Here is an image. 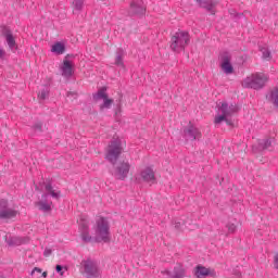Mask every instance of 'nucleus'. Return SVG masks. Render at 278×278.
Masks as SVG:
<instances>
[{"label":"nucleus","instance_id":"35","mask_svg":"<svg viewBox=\"0 0 278 278\" xmlns=\"http://www.w3.org/2000/svg\"><path fill=\"white\" fill-rule=\"evenodd\" d=\"M36 273L40 275L42 273V269L39 267H35L30 273L31 277H36Z\"/></svg>","mask_w":278,"mask_h":278},{"label":"nucleus","instance_id":"5","mask_svg":"<svg viewBox=\"0 0 278 278\" xmlns=\"http://www.w3.org/2000/svg\"><path fill=\"white\" fill-rule=\"evenodd\" d=\"M92 99L93 101H103V103L100 104L101 111L110 110L114 103V99L110 98L108 94V87L105 86L101 87L96 93H93Z\"/></svg>","mask_w":278,"mask_h":278},{"label":"nucleus","instance_id":"38","mask_svg":"<svg viewBox=\"0 0 278 278\" xmlns=\"http://www.w3.org/2000/svg\"><path fill=\"white\" fill-rule=\"evenodd\" d=\"M274 266L278 270V253L274 257Z\"/></svg>","mask_w":278,"mask_h":278},{"label":"nucleus","instance_id":"43","mask_svg":"<svg viewBox=\"0 0 278 278\" xmlns=\"http://www.w3.org/2000/svg\"><path fill=\"white\" fill-rule=\"evenodd\" d=\"M47 275H48V273H47V271H43V273L41 274V277L47 278Z\"/></svg>","mask_w":278,"mask_h":278},{"label":"nucleus","instance_id":"26","mask_svg":"<svg viewBox=\"0 0 278 278\" xmlns=\"http://www.w3.org/2000/svg\"><path fill=\"white\" fill-rule=\"evenodd\" d=\"M115 66H121L125 68V63L123 62V51L117 52L115 58Z\"/></svg>","mask_w":278,"mask_h":278},{"label":"nucleus","instance_id":"14","mask_svg":"<svg viewBox=\"0 0 278 278\" xmlns=\"http://www.w3.org/2000/svg\"><path fill=\"white\" fill-rule=\"evenodd\" d=\"M273 147H275V138H264L258 139L257 141V151H273Z\"/></svg>","mask_w":278,"mask_h":278},{"label":"nucleus","instance_id":"18","mask_svg":"<svg viewBox=\"0 0 278 278\" xmlns=\"http://www.w3.org/2000/svg\"><path fill=\"white\" fill-rule=\"evenodd\" d=\"M266 100L278 110V87L274 88L268 94H266Z\"/></svg>","mask_w":278,"mask_h":278},{"label":"nucleus","instance_id":"44","mask_svg":"<svg viewBox=\"0 0 278 278\" xmlns=\"http://www.w3.org/2000/svg\"><path fill=\"white\" fill-rule=\"evenodd\" d=\"M0 278H5V275L0 273Z\"/></svg>","mask_w":278,"mask_h":278},{"label":"nucleus","instance_id":"32","mask_svg":"<svg viewBox=\"0 0 278 278\" xmlns=\"http://www.w3.org/2000/svg\"><path fill=\"white\" fill-rule=\"evenodd\" d=\"M64 268H65V270H66V267H64V266H62V265H56V266H55V270H56V273H59V275H61V277L64 276Z\"/></svg>","mask_w":278,"mask_h":278},{"label":"nucleus","instance_id":"19","mask_svg":"<svg viewBox=\"0 0 278 278\" xmlns=\"http://www.w3.org/2000/svg\"><path fill=\"white\" fill-rule=\"evenodd\" d=\"M61 71L63 77H73V63L68 60H64Z\"/></svg>","mask_w":278,"mask_h":278},{"label":"nucleus","instance_id":"15","mask_svg":"<svg viewBox=\"0 0 278 278\" xmlns=\"http://www.w3.org/2000/svg\"><path fill=\"white\" fill-rule=\"evenodd\" d=\"M80 237L83 242H93V237L90 236L89 227H88V222L86 219H80Z\"/></svg>","mask_w":278,"mask_h":278},{"label":"nucleus","instance_id":"12","mask_svg":"<svg viewBox=\"0 0 278 278\" xmlns=\"http://www.w3.org/2000/svg\"><path fill=\"white\" fill-rule=\"evenodd\" d=\"M84 270L87 278L99 277V267L90 260L84 261Z\"/></svg>","mask_w":278,"mask_h":278},{"label":"nucleus","instance_id":"1","mask_svg":"<svg viewBox=\"0 0 278 278\" xmlns=\"http://www.w3.org/2000/svg\"><path fill=\"white\" fill-rule=\"evenodd\" d=\"M122 153L123 146L121 143V140H111L106 149L105 160H108V162H110V164H112L113 166V177H115V179H119V181H125V179H127V176L129 175L131 165L129 164V162L118 161Z\"/></svg>","mask_w":278,"mask_h":278},{"label":"nucleus","instance_id":"11","mask_svg":"<svg viewBox=\"0 0 278 278\" xmlns=\"http://www.w3.org/2000/svg\"><path fill=\"white\" fill-rule=\"evenodd\" d=\"M147 13V8L142 5V1H132L130 3V8L128 10L129 16H144Z\"/></svg>","mask_w":278,"mask_h":278},{"label":"nucleus","instance_id":"41","mask_svg":"<svg viewBox=\"0 0 278 278\" xmlns=\"http://www.w3.org/2000/svg\"><path fill=\"white\" fill-rule=\"evenodd\" d=\"M5 55V50L0 49V60Z\"/></svg>","mask_w":278,"mask_h":278},{"label":"nucleus","instance_id":"6","mask_svg":"<svg viewBox=\"0 0 278 278\" xmlns=\"http://www.w3.org/2000/svg\"><path fill=\"white\" fill-rule=\"evenodd\" d=\"M0 33L1 36L5 38L9 49L12 50L13 53H16V51H18V45H16V39L12 34V29L8 26H0Z\"/></svg>","mask_w":278,"mask_h":278},{"label":"nucleus","instance_id":"13","mask_svg":"<svg viewBox=\"0 0 278 278\" xmlns=\"http://www.w3.org/2000/svg\"><path fill=\"white\" fill-rule=\"evenodd\" d=\"M219 111L222 112L220 115H217L214 119L215 125H220L224 121H226V117L231 116V113L229 111V103L222 102V105L219 106Z\"/></svg>","mask_w":278,"mask_h":278},{"label":"nucleus","instance_id":"20","mask_svg":"<svg viewBox=\"0 0 278 278\" xmlns=\"http://www.w3.org/2000/svg\"><path fill=\"white\" fill-rule=\"evenodd\" d=\"M51 52L55 53L56 55H63V53L66 52V45H64V42L56 41L54 45H52Z\"/></svg>","mask_w":278,"mask_h":278},{"label":"nucleus","instance_id":"17","mask_svg":"<svg viewBox=\"0 0 278 278\" xmlns=\"http://www.w3.org/2000/svg\"><path fill=\"white\" fill-rule=\"evenodd\" d=\"M195 3H198L199 8H203L206 12L214 14V8H216L218 2L214 0H195Z\"/></svg>","mask_w":278,"mask_h":278},{"label":"nucleus","instance_id":"34","mask_svg":"<svg viewBox=\"0 0 278 278\" xmlns=\"http://www.w3.org/2000/svg\"><path fill=\"white\" fill-rule=\"evenodd\" d=\"M36 131H42V122H38L33 126Z\"/></svg>","mask_w":278,"mask_h":278},{"label":"nucleus","instance_id":"28","mask_svg":"<svg viewBox=\"0 0 278 278\" xmlns=\"http://www.w3.org/2000/svg\"><path fill=\"white\" fill-rule=\"evenodd\" d=\"M115 106L118 111H121V108H123V93H119L118 98L115 100Z\"/></svg>","mask_w":278,"mask_h":278},{"label":"nucleus","instance_id":"9","mask_svg":"<svg viewBox=\"0 0 278 278\" xmlns=\"http://www.w3.org/2000/svg\"><path fill=\"white\" fill-rule=\"evenodd\" d=\"M10 203L5 199L0 200V220H8L10 218H16L18 212L8 207Z\"/></svg>","mask_w":278,"mask_h":278},{"label":"nucleus","instance_id":"16","mask_svg":"<svg viewBox=\"0 0 278 278\" xmlns=\"http://www.w3.org/2000/svg\"><path fill=\"white\" fill-rule=\"evenodd\" d=\"M41 199V201L35 202L36 207H38L40 212H51V205H53V202H47V199H49V193H43Z\"/></svg>","mask_w":278,"mask_h":278},{"label":"nucleus","instance_id":"40","mask_svg":"<svg viewBox=\"0 0 278 278\" xmlns=\"http://www.w3.org/2000/svg\"><path fill=\"white\" fill-rule=\"evenodd\" d=\"M208 277H216V271L210 269Z\"/></svg>","mask_w":278,"mask_h":278},{"label":"nucleus","instance_id":"22","mask_svg":"<svg viewBox=\"0 0 278 278\" xmlns=\"http://www.w3.org/2000/svg\"><path fill=\"white\" fill-rule=\"evenodd\" d=\"M45 190H46L48 197H49V194H50V197H52V199L59 200L60 197H61V192H60V191L53 190V185H51V182H47V184H46Z\"/></svg>","mask_w":278,"mask_h":278},{"label":"nucleus","instance_id":"31","mask_svg":"<svg viewBox=\"0 0 278 278\" xmlns=\"http://www.w3.org/2000/svg\"><path fill=\"white\" fill-rule=\"evenodd\" d=\"M227 227H228V231L229 233H236V229H238V226H236V224H227Z\"/></svg>","mask_w":278,"mask_h":278},{"label":"nucleus","instance_id":"42","mask_svg":"<svg viewBox=\"0 0 278 278\" xmlns=\"http://www.w3.org/2000/svg\"><path fill=\"white\" fill-rule=\"evenodd\" d=\"M70 58H75V54H67V55H65V60H68Z\"/></svg>","mask_w":278,"mask_h":278},{"label":"nucleus","instance_id":"33","mask_svg":"<svg viewBox=\"0 0 278 278\" xmlns=\"http://www.w3.org/2000/svg\"><path fill=\"white\" fill-rule=\"evenodd\" d=\"M181 227H184V222H175L174 229H176V231H181Z\"/></svg>","mask_w":278,"mask_h":278},{"label":"nucleus","instance_id":"2","mask_svg":"<svg viewBox=\"0 0 278 278\" xmlns=\"http://www.w3.org/2000/svg\"><path fill=\"white\" fill-rule=\"evenodd\" d=\"M93 229L97 235L93 237V242H110V220H108V217L97 219Z\"/></svg>","mask_w":278,"mask_h":278},{"label":"nucleus","instance_id":"37","mask_svg":"<svg viewBox=\"0 0 278 278\" xmlns=\"http://www.w3.org/2000/svg\"><path fill=\"white\" fill-rule=\"evenodd\" d=\"M223 122H225L229 127H233V122L231 119L226 117Z\"/></svg>","mask_w":278,"mask_h":278},{"label":"nucleus","instance_id":"39","mask_svg":"<svg viewBox=\"0 0 278 278\" xmlns=\"http://www.w3.org/2000/svg\"><path fill=\"white\" fill-rule=\"evenodd\" d=\"M67 97H77V92L70 91L67 92Z\"/></svg>","mask_w":278,"mask_h":278},{"label":"nucleus","instance_id":"8","mask_svg":"<svg viewBox=\"0 0 278 278\" xmlns=\"http://www.w3.org/2000/svg\"><path fill=\"white\" fill-rule=\"evenodd\" d=\"M182 136L186 140H191V142H193V140H201L203 135L201 134V130H199V128H197L194 125H192L191 122H189V125L184 127L182 129Z\"/></svg>","mask_w":278,"mask_h":278},{"label":"nucleus","instance_id":"10","mask_svg":"<svg viewBox=\"0 0 278 278\" xmlns=\"http://www.w3.org/2000/svg\"><path fill=\"white\" fill-rule=\"evenodd\" d=\"M161 273L162 275L166 276L165 278H185L186 277V268L181 264H177L174 267L173 273H170V270L168 269H165Z\"/></svg>","mask_w":278,"mask_h":278},{"label":"nucleus","instance_id":"25","mask_svg":"<svg viewBox=\"0 0 278 278\" xmlns=\"http://www.w3.org/2000/svg\"><path fill=\"white\" fill-rule=\"evenodd\" d=\"M49 97V86H45L38 93V99L45 101Z\"/></svg>","mask_w":278,"mask_h":278},{"label":"nucleus","instance_id":"24","mask_svg":"<svg viewBox=\"0 0 278 278\" xmlns=\"http://www.w3.org/2000/svg\"><path fill=\"white\" fill-rule=\"evenodd\" d=\"M9 247H21V244H25V238L23 237H11L7 241Z\"/></svg>","mask_w":278,"mask_h":278},{"label":"nucleus","instance_id":"3","mask_svg":"<svg viewBox=\"0 0 278 278\" xmlns=\"http://www.w3.org/2000/svg\"><path fill=\"white\" fill-rule=\"evenodd\" d=\"M188 45H190V34L188 31L178 30L170 37L169 48L175 53H181Z\"/></svg>","mask_w":278,"mask_h":278},{"label":"nucleus","instance_id":"4","mask_svg":"<svg viewBox=\"0 0 278 278\" xmlns=\"http://www.w3.org/2000/svg\"><path fill=\"white\" fill-rule=\"evenodd\" d=\"M268 77L264 74H254L252 77H248L243 81L244 88H252L253 90H262L266 86Z\"/></svg>","mask_w":278,"mask_h":278},{"label":"nucleus","instance_id":"29","mask_svg":"<svg viewBox=\"0 0 278 278\" xmlns=\"http://www.w3.org/2000/svg\"><path fill=\"white\" fill-rule=\"evenodd\" d=\"M228 110L230 112V116H233V114H236V112L240 111V108L236 104H230V105H228Z\"/></svg>","mask_w":278,"mask_h":278},{"label":"nucleus","instance_id":"30","mask_svg":"<svg viewBox=\"0 0 278 278\" xmlns=\"http://www.w3.org/2000/svg\"><path fill=\"white\" fill-rule=\"evenodd\" d=\"M73 5L75 10L80 11L84 8V0H74Z\"/></svg>","mask_w":278,"mask_h":278},{"label":"nucleus","instance_id":"27","mask_svg":"<svg viewBox=\"0 0 278 278\" xmlns=\"http://www.w3.org/2000/svg\"><path fill=\"white\" fill-rule=\"evenodd\" d=\"M261 52L263 53V60H273V54L270 53V50L262 48Z\"/></svg>","mask_w":278,"mask_h":278},{"label":"nucleus","instance_id":"36","mask_svg":"<svg viewBox=\"0 0 278 278\" xmlns=\"http://www.w3.org/2000/svg\"><path fill=\"white\" fill-rule=\"evenodd\" d=\"M51 253H53V250L46 248L43 251V255L45 257H49L51 255Z\"/></svg>","mask_w":278,"mask_h":278},{"label":"nucleus","instance_id":"23","mask_svg":"<svg viewBox=\"0 0 278 278\" xmlns=\"http://www.w3.org/2000/svg\"><path fill=\"white\" fill-rule=\"evenodd\" d=\"M194 274H195V277H198V278L210 277V269L206 268L203 265H198L195 267V273Z\"/></svg>","mask_w":278,"mask_h":278},{"label":"nucleus","instance_id":"7","mask_svg":"<svg viewBox=\"0 0 278 278\" xmlns=\"http://www.w3.org/2000/svg\"><path fill=\"white\" fill-rule=\"evenodd\" d=\"M220 68L226 75H231L233 73V65L231 64V53L229 51H224L219 53Z\"/></svg>","mask_w":278,"mask_h":278},{"label":"nucleus","instance_id":"21","mask_svg":"<svg viewBox=\"0 0 278 278\" xmlns=\"http://www.w3.org/2000/svg\"><path fill=\"white\" fill-rule=\"evenodd\" d=\"M141 178L143 179V181H154L155 173L151 167H147L141 172Z\"/></svg>","mask_w":278,"mask_h":278}]
</instances>
